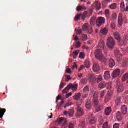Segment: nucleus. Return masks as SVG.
Returning a JSON list of instances; mask_svg holds the SVG:
<instances>
[{
  "mask_svg": "<svg viewBox=\"0 0 128 128\" xmlns=\"http://www.w3.org/2000/svg\"><path fill=\"white\" fill-rule=\"evenodd\" d=\"M124 6H125L124 2L121 3L120 8H121V10H122V12H124V10H126V8H124Z\"/></svg>",
  "mask_w": 128,
  "mask_h": 128,
  "instance_id": "obj_35",
  "label": "nucleus"
},
{
  "mask_svg": "<svg viewBox=\"0 0 128 128\" xmlns=\"http://www.w3.org/2000/svg\"><path fill=\"white\" fill-rule=\"evenodd\" d=\"M104 80H110V72L106 71L104 74Z\"/></svg>",
  "mask_w": 128,
  "mask_h": 128,
  "instance_id": "obj_14",
  "label": "nucleus"
},
{
  "mask_svg": "<svg viewBox=\"0 0 128 128\" xmlns=\"http://www.w3.org/2000/svg\"><path fill=\"white\" fill-rule=\"evenodd\" d=\"M71 88H72V90L73 92H76L78 90V85L74 84L72 85V84H70L64 90L63 94H68V90H70Z\"/></svg>",
  "mask_w": 128,
  "mask_h": 128,
  "instance_id": "obj_2",
  "label": "nucleus"
},
{
  "mask_svg": "<svg viewBox=\"0 0 128 128\" xmlns=\"http://www.w3.org/2000/svg\"><path fill=\"white\" fill-rule=\"evenodd\" d=\"M64 104V102L62 101L60 104H58L57 106L58 110H60V108H62V104Z\"/></svg>",
  "mask_w": 128,
  "mask_h": 128,
  "instance_id": "obj_36",
  "label": "nucleus"
},
{
  "mask_svg": "<svg viewBox=\"0 0 128 128\" xmlns=\"http://www.w3.org/2000/svg\"><path fill=\"white\" fill-rule=\"evenodd\" d=\"M68 128H74V125L72 123H70L68 126Z\"/></svg>",
  "mask_w": 128,
  "mask_h": 128,
  "instance_id": "obj_50",
  "label": "nucleus"
},
{
  "mask_svg": "<svg viewBox=\"0 0 128 128\" xmlns=\"http://www.w3.org/2000/svg\"><path fill=\"white\" fill-rule=\"evenodd\" d=\"M80 48V42H76V48Z\"/></svg>",
  "mask_w": 128,
  "mask_h": 128,
  "instance_id": "obj_48",
  "label": "nucleus"
},
{
  "mask_svg": "<svg viewBox=\"0 0 128 128\" xmlns=\"http://www.w3.org/2000/svg\"><path fill=\"white\" fill-rule=\"evenodd\" d=\"M90 80H91V82H94L96 80V76H94V74H92L90 76Z\"/></svg>",
  "mask_w": 128,
  "mask_h": 128,
  "instance_id": "obj_26",
  "label": "nucleus"
},
{
  "mask_svg": "<svg viewBox=\"0 0 128 128\" xmlns=\"http://www.w3.org/2000/svg\"><path fill=\"white\" fill-rule=\"evenodd\" d=\"M122 112L123 114H128V106H122Z\"/></svg>",
  "mask_w": 128,
  "mask_h": 128,
  "instance_id": "obj_15",
  "label": "nucleus"
},
{
  "mask_svg": "<svg viewBox=\"0 0 128 128\" xmlns=\"http://www.w3.org/2000/svg\"><path fill=\"white\" fill-rule=\"evenodd\" d=\"M118 24L122 26L124 24V19H122V14H120L118 18Z\"/></svg>",
  "mask_w": 128,
  "mask_h": 128,
  "instance_id": "obj_12",
  "label": "nucleus"
},
{
  "mask_svg": "<svg viewBox=\"0 0 128 128\" xmlns=\"http://www.w3.org/2000/svg\"><path fill=\"white\" fill-rule=\"evenodd\" d=\"M80 106H82V102L80 103L77 104V112L76 114L78 116H82L84 114V109L82 108V107H80Z\"/></svg>",
  "mask_w": 128,
  "mask_h": 128,
  "instance_id": "obj_5",
  "label": "nucleus"
},
{
  "mask_svg": "<svg viewBox=\"0 0 128 128\" xmlns=\"http://www.w3.org/2000/svg\"><path fill=\"white\" fill-rule=\"evenodd\" d=\"M116 118L118 120H122V114H120V112H118L116 114Z\"/></svg>",
  "mask_w": 128,
  "mask_h": 128,
  "instance_id": "obj_21",
  "label": "nucleus"
},
{
  "mask_svg": "<svg viewBox=\"0 0 128 128\" xmlns=\"http://www.w3.org/2000/svg\"><path fill=\"white\" fill-rule=\"evenodd\" d=\"M105 13H106V18H110V10H106L105 11Z\"/></svg>",
  "mask_w": 128,
  "mask_h": 128,
  "instance_id": "obj_39",
  "label": "nucleus"
},
{
  "mask_svg": "<svg viewBox=\"0 0 128 128\" xmlns=\"http://www.w3.org/2000/svg\"><path fill=\"white\" fill-rule=\"evenodd\" d=\"M102 76H100L98 77V80H97V82H102Z\"/></svg>",
  "mask_w": 128,
  "mask_h": 128,
  "instance_id": "obj_45",
  "label": "nucleus"
},
{
  "mask_svg": "<svg viewBox=\"0 0 128 128\" xmlns=\"http://www.w3.org/2000/svg\"><path fill=\"white\" fill-rule=\"evenodd\" d=\"M86 10V8L84 6H78L76 8L77 12H82V10Z\"/></svg>",
  "mask_w": 128,
  "mask_h": 128,
  "instance_id": "obj_23",
  "label": "nucleus"
},
{
  "mask_svg": "<svg viewBox=\"0 0 128 128\" xmlns=\"http://www.w3.org/2000/svg\"><path fill=\"white\" fill-rule=\"evenodd\" d=\"M86 64H90V60H87L85 61Z\"/></svg>",
  "mask_w": 128,
  "mask_h": 128,
  "instance_id": "obj_60",
  "label": "nucleus"
},
{
  "mask_svg": "<svg viewBox=\"0 0 128 128\" xmlns=\"http://www.w3.org/2000/svg\"><path fill=\"white\" fill-rule=\"evenodd\" d=\"M112 19L114 20H116V18H118V15H116V14H112Z\"/></svg>",
  "mask_w": 128,
  "mask_h": 128,
  "instance_id": "obj_47",
  "label": "nucleus"
},
{
  "mask_svg": "<svg viewBox=\"0 0 128 128\" xmlns=\"http://www.w3.org/2000/svg\"><path fill=\"white\" fill-rule=\"evenodd\" d=\"M106 22V18L103 17H99L96 20L97 26H102V24H104Z\"/></svg>",
  "mask_w": 128,
  "mask_h": 128,
  "instance_id": "obj_8",
  "label": "nucleus"
},
{
  "mask_svg": "<svg viewBox=\"0 0 128 128\" xmlns=\"http://www.w3.org/2000/svg\"><path fill=\"white\" fill-rule=\"evenodd\" d=\"M90 94V96H92V94L94 96L92 102L94 106H98V104H100V101H98V94H96V93L94 92H92Z\"/></svg>",
  "mask_w": 128,
  "mask_h": 128,
  "instance_id": "obj_4",
  "label": "nucleus"
},
{
  "mask_svg": "<svg viewBox=\"0 0 128 128\" xmlns=\"http://www.w3.org/2000/svg\"><path fill=\"white\" fill-rule=\"evenodd\" d=\"M81 17H82V14H77V16L75 17L74 21L78 22V20H80Z\"/></svg>",
  "mask_w": 128,
  "mask_h": 128,
  "instance_id": "obj_33",
  "label": "nucleus"
},
{
  "mask_svg": "<svg viewBox=\"0 0 128 128\" xmlns=\"http://www.w3.org/2000/svg\"><path fill=\"white\" fill-rule=\"evenodd\" d=\"M116 56H117V60L120 62L122 59V55H120V52H117Z\"/></svg>",
  "mask_w": 128,
  "mask_h": 128,
  "instance_id": "obj_24",
  "label": "nucleus"
},
{
  "mask_svg": "<svg viewBox=\"0 0 128 128\" xmlns=\"http://www.w3.org/2000/svg\"><path fill=\"white\" fill-rule=\"evenodd\" d=\"M114 36L115 39L118 42H120L122 38L120 37V34L118 32H114Z\"/></svg>",
  "mask_w": 128,
  "mask_h": 128,
  "instance_id": "obj_11",
  "label": "nucleus"
},
{
  "mask_svg": "<svg viewBox=\"0 0 128 128\" xmlns=\"http://www.w3.org/2000/svg\"><path fill=\"white\" fill-rule=\"evenodd\" d=\"M116 85L117 86H118V92H122L124 88V86H122V85H120V80H118L116 82Z\"/></svg>",
  "mask_w": 128,
  "mask_h": 128,
  "instance_id": "obj_9",
  "label": "nucleus"
},
{
  "mask_svg": "<svg viewBox=\"0 0 128 128\" xmlns=\"http://www.w3.org/2000/svg\"><path fill=\"white\" fill-rule=\"evenodd\" d=\"M66 78H67V80H70L72 78H70V76H66Z\"/></svg>",
  "mask_w": 128,
  "mask_h": 128,
  "instance_id": "obj_64",
  "label": "nucleus"
},
{
  "mask_svg": "<svg viewBox=\"0 0 128 128\" xmlns=\"http://www.w3.org/2000/svg\"><path fill=\"white\" fill-rule=\"evenodd\" d=\"M111 28L113 29L114 30L116 28V24L114 22H112L111 24Z\"/></svg>",
  "mask_w": 128,
  "mask_h": 128,
  "instance_id": "obj_54",
  "label": "nucleus"
},
{
  "mask_svg": "<svg viewBox=\"0 0 128 128\" xmlns=\"http://www.w3.org/2000/svg\"><path fill=\"white\" fill-rule=\"evenodd\" d=\"M72 106V102H68L66 104L65 106H64V108H66L68 106Z\"/></svg>",
  "mask_w": 128,
  "mask_h": 128,
  "instance_id": "obj_51",
  "label": "nucleus"
},
{
  "mask_svg": "<svg viewBox=\"0 0 128 128\" xmlns=\"http://www.w3.org/2000/svg\"><path fill=\"white\" fill-rule=\"evenodd\" d=\"M80 39L78 38V37L76 36L74 38V40H76V42H78Z\"/></svg>",
  "mask_w": 128,
  "mask_h": 128,
  "instance_id": "obj_62",
  "label": "nucleus"
},
{
  "mask_svg": "<svg viewBox=\"0 0 128 128\" xmlns=\"http://www.w3.org/2000/svg\"><path fill=\"white\" fill-rule=\"evenodd\" d=\"M108 122H106L103 125V128H108Z\"/></svg>",
  "mask_w": 128,
  "mask_h": 128,
  "instance_id": "obj_49",
  "label": "nucleus"
},
{
  "mask_svg": "<svg viewBox=\"0 0 128 128\" xmlns=\"http://www.w3.org/2000/svg\"><path fill=\"white\" fill-rule=\"evenodd\" d=\"M84 66H81L80 68L79 69V72H80V70H84Z\"/></svg>",
  "mask_w": 128,
  "mask_h": 128,
  "instance_id": "obj_61",
  "label": "nucleus"
},
{
  "mask_svg": "<svg viewBox=\"0 0 128 128\" xmlns=\"http://www.w3.org/2000/svg\"><path fill=\"white\" fill-rule=\"evenodd\" d=\"M82 18L83 20H84L86 18V16H88V12H85L84 14H81Z\"/></svg>",
  "mask_w": 128,
  "mask_h": 128,
  "instance_id": "obj_29",
  "label": "nucleus"
},
{
  "mask_svg": "<svg viewBox=\"0 0 128 128\" xmlns=\"http://www.w3.org/2000/svg\"><path fill=\"white\" fill-rule=\"evenodd\" d=\"M72 92H70V93L68 94H66V98H70V96H72Z\"/></svg>",
  "mask_w": 128,
  "mask_h": 128,
  "instance_id": "obj_56",
  "label": "nucleus"
},
{
  "mask_svg": "<svg viewBox=\"0 0 128 128\" xmlns=\"http://www.w3.org/2000/svg\"><path fill=\"white\" fill-rule=\"evenodd\" d=\"M79 56L80 58H81V60H84V53L83 52H81Z\"/></svg>",
  "mask_w": 128,
  "mask_h": 128,
  "instance_id": "obj_40",
  "label": "nucleus"
},
{
  "mask_svg": "<svg viewBox=\"0 0 128 128\" xmlns=\"http://www.w3.org/2000/svg\"><path fill=\"white\" fill-rule=\"evenodd\" d=\"M110 8H111V10H116V4H113L112 5H110Z\"/></svg>",
  "mask_w": 128,
  "mask_h": 128,
  "instance_id": "obj_37",
  "label": "nucleus"
},
{
  "mask_svg": "<svg viewBox=\"0 0 128 128\" xmlns=\"http://www.w3.org/2000/svg\"><path fill=\"white\" fill-rule=\"evenodd\" d=\"M74 114V110H70L68 112V115L70 116H73Z\"/></svg>",
  "mask_w": 128,
  "mask_h": 128,
  "instance_id": "obj_42",
  "label": "nucleus"
},
{
  "mask_svg": "<svg viewBox=\"0 0 128 128\" xmlns=\"http://www.w3.org/2000/svg\"><path fill=\"white\" fill-rule=\"evenodd\" d=\"M93 70L96 72H98L100 70V66L98 64H94L93 66Z\"/></svg>",
  "mask_w": 128,
  "mask_h": 128,
  "instance_id": "obj_22",
  "label": "nucleus"
},
{
  "mask_svg": "<svg viewBox=\"0 0 128 128\" xmlns=\"http://www.w3.org/2000/svg\"><path fill=\"white\" fill-rule=\"evenodd\" d=\"M95 56L97 60H100L102 62H104V56L102 54V50L98 49L96 50Z\"/></svg>",
  "mask_w": 128,
  "mask_h": 128,
  "instance_id": "obj_1",
  "label": "nucleus"
},
{
  "mask_svg": "<svg viewBox=\"0 0 128 128\" xmlns=\"http://www.w3.org/2000/svg\"><path fill=\"white\" fill-rule=\"evenodd\" d=\"M109 2H110V0H104L102 2L104 8H106V4H108Z\"/></svg>",
  "mask_w": 128,
  "mask_h": 128,
  "instance_id": "obj_34",
  "label": "nucleus"
},
{
  "mask_svg": "<svg viewBox=\"0 0 128 128\" xmlns=\"http://www.w3.org/2000/svg\"><path fill=\"white\" fill-rule=\"evenodd\" d=\"M82 28L84 30V32H86L88 34H92V27H90L88 24H85L83 26Z\"/></svg>",
  "mask_w": 128,
  "mask_h": 128,
  "instance_id": "obj_7",
  "label": "nucleus"
},
{
  "mask_svg": "<svg viewBox=\"0 0 128 128\" xmlns=\"http://www.w3.org/2000/svg\"><path fill=\"white\" fill-rule=\"evenodd\" d=\"M96 8L98 10H100V4L96 3Z\"/></svg>",
  "mask_w": 128,
  "mask_h": 128,
  "instance_id": "obj_44",
  "label": "nucleus"
},
{
  "mask_svg": "<svg viewBox=\"0 0 128 128\" xmlns=\"http://www.w3.org/2000/svg\"><path fill=\"white\" fill-rule=\"evenodd\" d=\"M86 106L88 110H90L92 105H90V101H86Z\"/></svg>",
  "mask_w": 128,
  "mask_h": 128,
  "instance_id": "obj_27",
  "label": "nucleus"
},
{
  "mask_svg": "<svg viewBox=\"0 0 128 128\" xmlns=\"http://www.w3.org/2000/svg\"><path fill=\"white\" fill-rule=\"evenodd\" d=\"M66 72L68 73V74H70L72 72V70H70V68H67L66 70Z\"/></svg>",
  "mask_w": 128,
  "mask_h": 128,
  "instance_id": "obj_55",
  "label": "nucleus"
},
{
  "mask_svg": "<svg viewBox=\"0 0 128 128\" xmlns=\"http://www.w3.org/2000/svg\"><path fill=\"white\" fill-rule=\"evenodd\" d=\"M94 24V18H92L91 21H90V24Z\"/></svg>",
  "mask_w": 128,
  "mask_h": 128,
  "instance_id": "obj_59",
  "label": "nucleus"
},
{
  "mask_svg": "<svg viewBox=\"0 0 128 128\" xmlns=\"http://www.w3.org/2000/svg\"><path fill=\"white\" fill-rule=\"evenodd\" d=\"M82 96V94L80 93H78L74 96V98L75 100H80V98Z\"/></svg>",
  "mask_w": 128,
  "mask_h": 128,
  "instance_id": "obj_19",
  "label": "nucleus"
},
{
  "mask_svg": "<svg viewBox=\"0 0 128 128\" xmlns=\"http://www.w3.org/2000/svg\"><path fill=\"white\" fill-rule=\"evenodd\" d=\"M89 120L90 124H96V118L93 116L92 115L89 117Z\"/></svg>",
  "mask_w": 128,
  "mask_h": 128,
  "instance_id": "obj_13",
  "label": "nucleus"
},
{
  "mask_svg": "<svg viewBox=\"0 0 128 128\" xmlns=\"http://www.w3.org/2000/svg\"><path fill=\"white\" fill-rule=\"evenodd\" d=\"M120 74V69H116V70H114L113 72V74H112V76L116 78H118Z\"/></svg>",
  "mask_w": 128,
  "mask_h": 128,
  "instance_id": "obj_10",
  "label": "nucleus"
},
{
  "mask_svg": "<svg viewBox=\"0 0 128 128\" xmlns=\"http://www.w3.org/2000/svg\"><path fill=\"white\" fill-rule=\"evenodd\" d=\"M56 102H58V101L60 100V96H58L56 98Z\"/></svg>",
  "mask_w": 128,
  "mask_h": 128,
  "instance_id": "obj_58",
  "label": "nucleus"
},
{
  "mask_svg": "<svg viewBox=\"0 0 128 128\" xmlns=\"http://www.w3.org/2000/svg\"><path fill=\"white\" fill-rule=\"evenodd\" d=\"M106 86V84L104 82H102L100 84L99 88H102V89L104 88Z\"/></svg>",
  "mask_w": 128,
  "mask_h": 128,
  "instance_id": "obj_28",
  "label": "nucleus"
},
{
  "mask_svg": "<svg viewBox=\"0 0 128 128\" xmlns=\"http://www.w3.org/2000/svg\"><path fill=\"white\" fill-rule=\"evenodd\" d=\"M104 90H103L102 92H101L100 93V98H104V95L106 94V93L104 92Z\"/></svg>",
  "mask_w": 128,
  "mask_h": 128,
  "instance_id": "obj_38",
  "label": "nucleus"
},
{
  "mask_svg": "<svg viewBox=\"0 0 128 128\" xmlns=\"http://www.w3.org/2000/svg\"><path fill=\"white\" fill-rule=\"evenodd\" d=\"M113 128H120V124H114Z\"/></svg>",
  "mask_w": 128,
  "mask_h": 128,
  "instance_id": "obj_52",
  "label": "nucleus"
},
{
  "mask_svg": "<svg viewBox=\"0 0 128 128\" xmlns=\"http://www.w3.org/2000/svg\"><path fill=\"white\" fill-rule=\"evenodd\" d=\"M100 34H104V36H106V34H108V30H106V28H104L103 30H101Z\"/></svg>",
  "mask_w": 128,
  "mask_h": 128,
  "instance_id": "obj_32",
  "label": "nucleus"
},
{
  "mask_svg": "<svg viewBox=\"0 0 128 128\" xmlns=\"http://www.w3.org/2000/svg\"><path fill=\"white\" fill-rule=\"evenodd\" d=\"M81 40L82 42H86V40H88V36L83 34L81 38Z\"/></svg>",
  "mask_w": 128,
  "mask_h": 128,
  "instance_id": "obj_31",
  "label": "nucleus"
},
{
  "mask_svg": "<svg viewBox=\"0 0 128 128\" xmlns=\"http://www.w3.org/2000/svg\"><path fill=\"white\" fill-rule=\"evenodd\" d=\"M128 74L126 73L124 76L123 78H122V81L124 82L126 80H128Z\"/></svg>",
  "mask_w": 128,
  "mask_h": 128,
  "instance_id": "obj_30",
  "label": "nucleus"
},
{
  "mask_svg": "<svg viewBox=\"0 0 128 128\" xmlns=\"http://www.w3.org/2000/svg\"><path fill=\"white\" fill-rule=\"evenodd\" d=\"M6 112V110L4 108H0V118H4V116Z\"/></svg>",
  "mask_w": 128,
  "mask_h": 128,
  "instance_id": "obj_17",
  "label": "nucleus"
},
{
  "mask_svg": "<svg viewBox=\"0 0 128 128\" xmlns=\"http://www.w3.org/2000/svg\"><path fill=\"white\" fill-rule=\"evenodd\" d=\"M112 112V108L110 107H108L105 110V114L106 116H110Z\"/></svg>",
  "mask_w": 128,
  "mask_h": 128,
  "instance_id": "obj_16",
  "label": "nucleus"
},
{
  "mask_svg": "<svg viewBox=\"0 0 128 128\" xmlns=\"http://www.w3.org/2000/svg\"><path fill=\"white\" fill-rule=\"evenodd\" d=\"M107 46L108 48L114 49V46H116V41L112 38H109L108 39Z\"/></svg>",
  "mask_w": 128,
  "mask_h": 128,
  "instance_id": "obj_3",
  "label": "nucleus"
},
{
  "mask_svg": "<svg viewBox=\"0 0 128 128\" xmlns=\"http://www.w3.org/2000/svg\"><path fill=\"white\" fill-rule=\"evenodd\" d=\"M121 102H122V97L118 96L116 98V106H120V104Z\"/></svg>",
  "mask_w": 128,
  "mask_h": 128,
  "instance_id": "obj_20",
  "label": "nucleus"
},
{
  "mask_svg": "<svg viewBox=\"0 0 128 128\" xmlns=\"http://www.w3.org/2000/svg\"><path fill=\"white\" fill-rule=\"evenodd\" d=\"M82 84H86V80L85 79H82Z\"/></svg>",
  "mask_w": 128,
  "mask_h": 128,
  "instance_id": "obj_63",
  "label": "nucleus"
},
{
  "mask_svg": "<svg viewBox=\"0 0 128 128\" xmlns=\"http://www.w3.org/2000/svg\"><path fill=\"white\" fill-rule=\"evenodd\" d=\"M109 64H116V62L112 58H110L109 60Z\"/></svg>",
  "mask_w": 128,
  "mask_h": 128,
  "instance_id": "obj_41",
  "label": "nucleus"
},
{
  "mask_svg": "<svg viewBox=\"0 0 128 128\" xmlns=\"http://www.w3.org/2000/svg\"><path fill=\"white\" fill-rule=\"evenodd\" d=\"M98 47L100 48L101 50H104V41L101 40L98 45Z\"/></svg>",
  "mask_w": 128,
  "mask_h": 128,
  "instance_id": "obj_18",
  "label": "nucleus"
},
{
  "mask_svg": "<svg viewBox=\"0 0 128 128\" xmlns=\"http://www.w3.org/2000/svg\"><path fill=\"white\" fill-rule=\"evenodd\" d=\"M56 124H64L62 126V128H66V118H59L57 120Z\"/></svg>",
  "mask_w": 128,
  "mask_h": 128,
  "instance_id": "obj_6",
  "label": "nucleus"
},
{
  "mask_svg": "<svg viewBox=\"0 0 128 128\" xmlns=\"http://www.w3.org/2000/svg\"><path fill=\"white\" fill-rule=\"evenodd\" d=\"M78 54H80V50H77L75 51L74 53L72 55L74 58L76 59V58H78Z\"/></svg>",
  "mask_w": 128,
  "mask_h": 128,
  "instance_id": "obj_25",
  "label": "nucleus"
},
{
  "mask_svg": "<svg viewBox=\"0 0 128 128\" xmlns=\"http://www.w3.org/2000/svg\"><path fill=\"white\" fill-rule=\"evenodd\" d=\"M84 92H86V94H88V92H90V88H88V86H86L84 88Z\"/></svg>",
  "mask_w": 128,
  "mask_h": 128,
  "instance_id": "obj_43",
  "label": "nucleus"
},
{
  "mask_svg": "<svg viewBox=\"0 0 128 128\" xmlns=\"http://www.w3.org/2000/svg\"><path fill=\"white\" fill-rule=\"evenodd\" d=\"M76 34H82V30L80 28L76 29Z\"/></svg>",
  "mask_w": 128,
  "mask_h": 128,
  "instance_id": "obj_46",
  "label": "nucleus"
},
{
  "mask_svg": "<svg viewBox=\"0 0 128 128\" xmlns=\"http://www.w3.org/2000/svg\"><path fill=\"white\" fill-rule=\"evenodd\" d=\"M64 88V83H61L60 86V90H62V88Z\"/></svg>",
  "mask_w": 128,
  "mask_h": 128,
  "instance_id": "obj_57",
  "label": "nucleus"
},
{
  "mask_svg": "<svg viewBox=\"0 0 128 128\" xmlns=\"http://www.w3.org/2000/svg\"><path fill=\"white\" fill-rule=\"evenodd\" d=\"M102 110V106H100L99 107H98L97 108L96 112H100V110Z\"/></svg>",
  "mask_w": 128,
  "mask_h": 128,
  "instance_id": "obj_53",
  "label": "nucleus"
}]
</instances>
